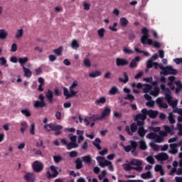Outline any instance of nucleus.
I'll return each instance as SVG.
<instances>
[{
    "instance_id": "nucleus-21",
    "label": "nucleus",
    "mask_w": 182,
    "mask_h": 182,
    "mask_svg": "<svg viewBox=\"0 0 182 182\" xmlns=\"http://www.w3.org/2000/svg\"><path fill=\"white\" fill-rule=\"evenodd\" d=\"M77 85H79V82H77V80L73 81V82L72 83V85L70 87V93H72V95H77V91H74V88L76 87L77 86Z\"/></svg>"
},
{
    "instance_id": "nucleus-45",
    "label": "nucleus",
    "mask_w": 182,
    "mask_h": 182,
    "mask_svg": "<svg viewBox=\"0 0 182 182\" xmlns=\"http://www.w3.org/2000/svg\"><path fill=\"white\" fill-rule=\"evenodd\" d=\"M53 159L55 163H56L57 164H59L60 161H63V157H62L60 156H53Z\"/></svg>"
},
{
    "instance_id": "nucleus-32",
    "label": "nucleus",
    "mask_w": 182,
    "mask_h": 182,
    "mask_svg": "<svg viewBox=\"0 0 182 182\" xmlns=\"http://www.w3.org/2000/svg\"><path fill=\"white\" fill-rule=\"evenodd\" d=\"M168 120L171 124L176 123V119H174V114H173V112L168 114Z\"/></svg>"
},
{
    "instance_id": "nucleus-37",
    "label": "nucleus",
    "mask_w": 182,
    "mask_h": 182,
    "mask_svg": "<svg viewBox=\"0 0 182 182\" xmlns=\"http://www.w3.org/2000/svg\"><path fill=\"white\" fill-rule=\"evenodd\" d=\"M77 134H81L78 136V139H77V143L80 144L82 143V141H83V140H85V137L82 136V134H83V131L77 130Z\"/></svg>"
},
{
    "instance_id": "nucleus-34",
    "label": "nucleus",
    "mask_w": 182,
    "mask_h": 182,
    "mask_svg": "<svg viewBox=\"0 0 182 182\" xmlns=\"http://www.w3.org/2000/svg\"><path fill=\"white\" fill-rule=\"evenodd\" d=\"M131 166H143V162L138 159L132 160L129 162Z\"/></svg>"
},
{
    "instance_id": "nucleus-54",
    "label": "nucleus",
    "mask_w": 182,
    "mask_h": 182,
    "mask_svg": "<svg viewBox=\"0 0 182 182\" xmlns=\"http://www.w3.org/2000/svg\"><path fill=\"white\" fill-rule=\"evenodd\" d=\"M117 92H119V89H117V87H112L109 90V95H116Z\"/></svg>"
},
{
    "instance_id": "nucleus-33",
    "label": "nucleus",
    "mask_w": 182,
    "mask_h": 182,
    "mask_svg": "<svg viewBox=\"0 0 182 182\" xmlns=\"http://www.w3.org/2000/svg\"><path fill=\"white\" fill-rule=\"evenodd\" d=\"M105 103H106V97H102L95 101V105H105Z\"/></svg>"
},
{
    "instance_id": "nucleus-8",
    "label": "nucleus",
    "mask_w": 182,
    "mask_h": 182,
    "mask_svg": "<svg viewBox=\"0 0 182 182\" xmlns=\"http://www.w3.org/2000/svg\"><path fill=\"white\" fill-rule=\"evenodd\" d=\"M50 171L52 173V174L50 173V171H47V174L48 176V178H55V177H58V176L59 175V172L58 171V168H56V166L52 165L50 167Z\"/></svg>"
},
{
    "instance_id": "nucleus-13",
    "label": "nucleus",
    "mask_w": 182,
    "mask_h": 182,
    "mask_svg": "<svg viewBox=\"0 0 182 182\" xmlns=\"http://www.w3.org/2000/svg\"><path fill=\"white\" fill-rule=\"evenodd\" d=\"M116 65L118 67L127 66V65H129V61L126 58H116Z\"/></svg>"
},
{
    "instance_id": "nucleus-36",
    "label": "nucleus",
    "mask_w": 182,
    "mask_h": 182,
    "mask_svg": "<svg viewBox=\"0 0 182 182\" xmlns=\"http://www.w3.org/2000/svg\"><path fill=\"white\" fill-rule=\"evenodd\" d=\"M139 149L140 150H147V145L146 144V141L144 140L139 141Z\"/></svg>"
},
{
    "instance_id": "nucleus-10",
    "label": "nucleus",
    "mask_w": 182,
    "mask_h": 182,
    "mask_svg": "<svg viewBox=\"0 0 182 182\" xmlns=\"http://www.w3.org/2000/svg\"><path fill=\"white\" fill-rule=\"evenodd\" d=\"M141 114H137L135 117L134 120L138 121V120H142L144 121L146 119H147V114L146 112V108H143L141 111Z\"/></svg>"
},
{
    "instance_id": "nucleus-4",
    "label": "nucleus",
    "mask_w": 182,
    "mask_h": 182,
    "mask_svg": "<svg viewBox=\"0 0 182 182\" xmlns=\"http://www.w3.org/2000/svg\"><path fill=\"white\" fill-rule=\"evenodd\" d=\"M137 146V141H130V145L124 146V150L126 153H130L131 151L132 154L136 157L137 156V151H136Z\"/></svg>"
},
{
    "instance_id": "nucleus-61",
    "label": "nucleus",
    "mask_w": 182,
    "mask_h": 182,
    "mask_svg": "<svg viewBox=\"0 0 182 182\" xmlns=\"http://www.w3.org/2000/svg\"><path fill=\"white\" fill-rule=\"evenodd\" d=\"M18 50V45L13 43L11 45V52H16Z\"/></svg>"
},
{
    "instance_id": "nucleus-42",
    "label": "nucleus",
    "mask_w": 182,
    "mask_h": 182,
    "mask_svg": "<svg viewBox=\"0 0 182 182\" xmlns=\"http://www.w3.org/2000/svg\"><path fill=\"white\" fill-rule=\"evenodd\" d=\"M28 57L18 58V62H19L20 65L23 67L25 66V65H23V64L26 63V62H28Z\"/></svg>"
},
{
    "instance_id": "nucleus-64",
    "label": "nucleus",
    "mask_w": 182,
    "mask_h": 182,
    "mask_svg": "<svg viewBox=\"0 0 182 182\" xmlns=\"http://www.w3.org/2000/svg\"><path fill=\"white\" fill-rule=\"evenodd\" d=\"M118 182H143V180H128V181H123V180H119Z\"/></svg>"
},
{
    "instance_id": "nucleus-52",
    "label": "nucleus",
    "mask_w": 182,
    "mask_h": 182,
    "mask_svg": "<svg viewBox=\"0 0 182 182\" xmlns=\"http://www.w3.org/2000/svg\"><path fill=\"white\" fill-rule=\"evenodd\" d=\"M134 95H132V94H128L127 95L126 97H124V100H129L130 102H133V100H134Z\"/></svg>"
},
{
    "instance_id": "nucleus-17",
    "label": "nucleus",
    "mask_w": 182,
    "mask_h": 182,
    "mask_svg": "<svg viewBox=\"0 0 182 182\" xmlns=\"http://www.w3.org/2000/svg\"><path fill=\"white\" fill-rule=\"evenodd\" d=\"M168 80L169 81L168 82V86H169L171 90H175L176 86H174V82H176V77L170 76L168 77Z\"/></svg>"
},
{
    "instance_id": "nucleus-44",
    "label": "nucleus",
    "mask_w": 182,
    "mask_h": 182,
    "mask_svg": "<svg viewBox=\"0 0 182 182\" xmlns=\"http://www.w3.org/2000/svg\"><path fill=\"white\" fill-rule=\"evenodd\" d=\"M156 136L157 134L156 133L150 132L146 135V138L149 139L150 140H155Z\"/></svg>"
},
{
    "instance_id": "nucleus-16",
    "label": "nucleus",
    "mask_w": 182,
    "mask_h": 182,
    "mask_svg": "<svg viewBox=\"0 0 182 182\" xmlns=\"http://www.w3.org/2000/svg\"><path fill=\"white\" fill-rule=\"evenodd\" d=\"M156 105L160 107L161 109H168V105L166 102H163V99L159 97L156 100Z\"/></svg>"
},
{
    "instance_id": "nucleus-12",
    "label": "nucleus",
    "mask_w": 182,
    "mask_h": 182,
    "mask_svg": "<svg viewBox=\"0 0 182 182\" xmlns=\"http://www.w3.org/2000/svg\"><path fill=\"white\" fill-rule=\"evenodd\" d=\"M24 180L27 182H36V175L33 173H26L24 176Z\"/></svg>"
},
{
    "instance_id": "nucleus-14",
    "label": "nucleus",
    "mask_w": 182,
    "mask_h": 182,
    "mask_svg": "<svg viewBox=\"0 0 182 182\" xmlns=\"http://www.w3.org/2000/svg\"><path fill=\"white\" fill-rule=\"evenodd\" d=\"M146 116H149L150 119H156V117L159 116V111H155L153 109L147 110V109H146Z\"/></svg>"
},
{
    "instance_id": "nucleus-49",
    "label": "nucleus",
    "mask_w": 182,
    "mask_h": 182,
    "mask_svg": "<svg viewBox=\"0 0 182 182\" xmlns=\"http://www.w3.org/2000/svg\"><path fill=\"white\" fill-rule=\"evenodd\" d=\"M83 65L85 68H90L92 66V63H90V60L89 58H85L83 60Z\"/></svg>"
},
{
    "instance_id": "nucleus-40",
    "label": "nucleus",
    "mask_w": 182,
    "mask_h": 182,
    "mask_svg": "<svg viewBox=\"0 0 182 182\" xmlns=\"http://www.w3.org/2000/svg\"><path fill=\"white\" fill-rule=\"evenodd\" d=\"M21 113L26 116V117H31V111H29L28 109H21Z\"/></svg>"
},
{
    "instance_id": "nucleus-19",
    "label": "nucleus",
    "mask_w": 182,
    "mask_h": 182,
    "mask_svg": "<svg viewBox=\"0 0 182 182\" xmlns=\"http://www.w3.org/2000/svg\"><path fill=\"white\" fill-rule=\"evenodd\" d=\"M83 161H82V159H80V158H77L76 160L75 161V168L77 170H80V168H83Z\"/></svg>"
},
{
    "instance_id": "nucleus-62",
    "label": "nucleus",
    "mask_w": 182,
    "mask_h": 182,
    "mask_svg": "<svg viewBox=\"0 0 182 182\" xmlns=\"http://www.w3.org/2000/svg\"><path fill=\"white\" fill-rule=\"evenodd\" d=\"M69 156L71 158L77 157L78 153L77 151H73L70 152Z\"/></svg>"
},
{
    "instance_id": "nucleus-48",
    "label": "nucleus",
    "mask_w": 182,
    "mask_h": 182,
    "mask_svg": "<svg viewBox=\"0 0 182 182\" xmlns=\"http://www.w3.org/2000/svg\"><path fill=\"white\" fill-rule=\"evenodd\" d=\"M154 140L156 143H163V141H164V138L156 134Z\"/></svg>"
},
{
    "instance_id": "nucleus-60",
    "label": "nucleus",
    "mask_w": 182,
    "mask_h": 182,
    "mask_svg": "<svg viewBox=\"0 0 182 182\" xmlns=\"http://www.w3.org/2000/svg\"><path fill=\"white\" fill-rule=\"evenodd\" d=\"M128 39H129V41H131L132 42H133V41H134V39H136V34H134V33H131L129 35Z\"/></svg>"
},
{
    "instance_id": "nucleus-27",
    "label": "nucleus",
    "mask_w": 182,
    "mask_h": 182,
    "mask_svg": "<svg viewBox=\"0 0 182 182\" xmlns=\"http://www.w3.org/2000/svg\"><path fill=\"white\" fill-rule=\"evenodd\" d=\"M137 133L140 137H144L146 133H147V130L144 129V127H140L138 129Z\"/></svg>"
},
{
    "instance_id": "nucleus-1",
    "label": "nucleus",
    "mask_w": 182,
    "mask_h": 182,
    "mask_svg": "<svg viewBox=\"0 0 182 182\" xmlns=\"http://www.w3.org/2000/svg\"><path fill=\"white\" fill-rule=\"evenodd\" d=\"M141 33L143 36L141 37V43L142 45H149V46H151L153 45L154 48H156L157 49L160 48V43L155 41L153 43V40L150 39V35H149V29L146 27H144L141 30Z\"/></svg>"
},
{
    "instance_id": "nucleus-59",
    "label": "nucleus",
    "mask_w": 182,
    "mask_h": 182,
    "mask_svg": "<svg viewBox=\"0 0 182 182\" xmlns=\"http://www.w3.org/2000/svg\"><path fill=\"white\" fill-rule=\"evenodd\" d=\"M146 161L149 163V164H154V158H153L151 156H149L146 158Z\"/></svg>"
},
{
    "instance_id": "nucleus-43",
    "label": "nucleus",
    "mask_w": 182,
    "mask_h": 182,
    "mask_svg": "<svg viewBox=\"0 0 182 182\" xmlns=\"http://www.w3.org/2000/svg\"><path fill=\"white\" fill-rule=\"evenodd\" d=\"M124 167V170H125V171H130L132 170H133V166H132V164H124L123 165Z\"/></svg>"
},
{
    "instance_id": "nucleus-3",
    "label": "nucleus",
    "mask_w": 182,
    "mask_h": 182,
    "mask_svg": "<svg viewBox=\"0 0 182 182\" xmlns=\"http://www.w3.org/2000/svg\"><path fill=\"white\" fill-rule=\"evenodd\" d=\"M62 129H63V127L60 124H55L53 123L46 124L44 125V130L47 132H55L54 133L55 136H60L62 134Z\"/></svg>"
},
{
    "instance_id": "nucleus-7",
    "label": "nucleus",
    "mask_w": 182,
    "mask_h": 182,
    "mask_svg": "<svg viewBox=\"0 0 182 182\" xmlns=\"http://www.w3.org/2000/svg\"><path fill=\"white\" fill-rule=\"evenodd\" d=\"M161 75H164V76H167V75H177V70L173 68L171 66H166V70L161 72Z\"/></svg>"
},
{
    "instance_id": "nucleus-39",
    "label": "nucleus",
    "mask_w": 182,
    "mask_h": 182,
    "mask_svg": "<svg viewBox=\"0 0 182 182\" xmlns=\"http://www.w3.org/2000/svg\"><path fill=\"white\" fill-rule=\"evenodd\" d=\"M63 50V47L60 46L58 48L55 49L53 50V53H55V55H58V56H60V55H62Z\"/></svg>"
},
{
    "instance_id": "nucleus-50",
    "label": "nucleus",
    "mask_w": 182,
    "mask_h": 182,
    "mask_svg": "<svg viewBox=\"0 0 182 182\" xmlns=\"http://www.w3.org/2000/svg\"><path fill=\"white\" fill-rule=\"evenodd\" d=\"M130 129L132 133H136L137 132V124L136 123L131 124Z\"/></svg>"
},
{
    "instance_id": "nucleus-55",
    "label": "nucleus",
    "mask_w": 182,
    "mask_h": 182,
    "mask_svg": "<svg viewBox=\"0 0 182 182\" xmlns=\"http://www.w3.org/2000/svg\"><path fill=\"white\" fill-rule=\"evenodd\" d=\"M0 60L1 62V66H5L6 68H8V64H6L8 61L6 60L5 57L0 58Z\"/></svg>"
},
{
    "instance_id": "nucleus-47",
    "label": "nucleus",
    "mask_w": 182,
    "mask_h": 182,
    "mask_svg": "<svg viewBox=\"0 0 182 182\" xmlns=\"http://www.w3.org/2000/svg\"><path fill=\"white\" fill-rule=\"evenodd\" d=\"M23 36V29H18L16 34V39H19V38H22Z\"/></svg>"
},
{
    "instance_id": "nucleus-9",
    "label": "nucleus",
    "mask_w": 182,
    "mask_h": 182,
    "mask_svg": "<svg viewBox=\"0 0 182 182\" xmlns=\"http://www.w3.org/2000/svg\"><path fill=\"white\" fill-rule=\"evenodd\" d=\"M33 170L36 173H41L43 170V164L39 161H36L33 163Z\"/></svg>"
},
{
    "instance_id": "nucleus-38",
    "label": "nucleus",
    "mask_w": 182,
    "mask_h": 182,
    "mask_svg": "<svg viewBox=\"0 0 182 182\" xmlns=\"http://www.w3.org/2000/svg\"><path fill=\"white\" fill-rule=\"evenodd\" d=\"M102 75V73L100 71H94L89 74L90 77H97Z\"/></svg>"
},
{
    "instance_id": "nucleus-58",
    "label": "nucleus",
    "mask_w": 182,
    "mask_h": 182,
    "mask_svg": "<svg viewBox=\"0 0 182 182\" xmlns=\"http://www.w3.org/2000/svg\"><path fill=\"white\" fill-rule=\"evenodd\" d=\"M68 138L70 139V140L71 141V143H76V136L70 134L68 135Z\"/></svg>"
},
{
    "instance_id": "nucleus-11",
    "label": "nucleus",
    "mask_w": 182,
    "mask_h": 182,
    "mask_svg": "<svg viewBox=\"0 0 182 182\" xmlns=\"http://www.w3.org/2000/svg\"><path fill=\"white\" fill-rule=\"evenodd\" d=\"M96 160L101 167H106V166H110L112 164L111 161L105 160V158L102 156H97Z\"/></svg>"
},
{
    "instance_id": "nucleus-15",
    "label": "nucleus",
    "mask_w": 182,
    "mask_h": 182,
    "mask_svg": "<svg viewBox=\"0 0 182 182\" xmlns=\"http://www.w3.org/2000/svg\"><path fill=\"white\" fill-rule=\"evenodd\" d=\"M45 96L49 103H53V92H52L50 89H48L47 92H45Z\"/></svg>"
},
{
    "instance_id": "nucleus-63",
    "label": "nucleus",
    "mask_w": 182,
    "mask_h": 182,
    "mask_svg": "<svg viewBox=\"0 0 182 182\" xmlns=\"http://www.w3.org/2000/svg\"><path fill=\"white\" fill-rule=\"evenodd\" d=\"M30 133L33 136L35 134V124H31V129H30Z\"/></svg>"
},
{
    "instance_id": "nucleus-2",
    "label": "nucleus",
    "mask_w": 182,
    "mask_h": 182,
    "mask_svg": "<svg viewBox=\"0 0 182 182\" xmlns=\"http://www.w3.org/2000/svg\"><path fill=\"white\" fill-rule=\"evenodd\" d=\"M161 89L162 92H164L165 99L167 103L169 105V106H171L172 109H174V107H177L178 101L171 100L173 99V96H171V91H170V89L167 88L166 87V85L164 84L161 85Z\"/></svg>"
},
{
    "instance_id": "nucleus-25",
    "label": "nucleus",
    "mask_w": 182,
    "mask_h": 182,
    "mask_svg": "<svg viewBox=\"0 0 182 182\" xmlns=\"http://www.w3.org/2000/svg\"><path fill=\"white\" fill-rule=\"evenodd\" d=\"M100 143H102V140H100L99 138H96L95 139V141H92L93 146L97 149V150H102V146H100Z\"/></svg>"
},
{
    "instance_id": "nucleus-46",
    "label": "nucleus",
    "mask_w": 182,
    "mask_h": 182,
    "mask_svg": "<svg viewBox=\"0 0 182 182\" xmlns=\"http://www.w3.org/2000/svg\"><path fill=\"white\" fill-rule=\"evenodd\" d=\"M105 32H106V30L104 28H100L97 31L98 36H100V38H104Z\"/></svg>"
},
{
    "instance_id": "nucleus-41",
    "label": "nucleus",
    "mask_w": 182,
    "mask_h": 182,
    "mask_svg": "<svg viewBox=\"0 0 182 182\" xmlns=\"http://www.w3.org/2000/svg\"><path fill=\"white\" fill-rule=\"evenodd\" d=\"M164 130L168 134V133H171V132L174 130V127L173 125H171V127L165 125Z\"/></svg>"
},
{
    "instance_id": "nucleus-35",
    "label": "nucleus",
    "mask_w": 182,
    "mask_h": 182,
    "mask_svg": "<svg viewBox=\"0 0 182 182\" xmlns=\"http://www.w3.org/2000/svg\"><path fill=\"white\" fill-rule=\"evenodd\" d=\"M123 76L124 79L119 77V81L122 83H127V82H129V75H127V73H123Z\"/></svg>"
},
{
    "instance_id": "nucleus-22",
    "label": "nucleus",
    "mask_w": 182,
    "mask_h": 182,
    "mask_svg": "<svg viewBox=\"0 0 182 182\" xmlns=\"http://www.w3.org/2000/svg\"><path fill=\"white\" fill-rule=\"evenodd\" d=\"M170 147V151L169 153L171 154H177L178 153V149H177V146L176 145V144H171L169 145Z\"/></svg>"
},
{
    "instance_id": "nucleus-31",
    "label": "nucleus",
    "mask_w": 182,
    "mask_h": 182,
    "mask_svg": "<svg viewBox=\"0 0 182 182\" xmlns=\"http://www.w3.org/2000/svg\"><path fill=\"white\" fill-rule=\"evenodd\" d=\"M82 161H84V163H86V164H90V163H92V156L90 155L82 156Z\"/></svg>"
},
{
    "instance_id": "nucleus-20",
    "label": "nucleus",
    "mask_w": 182,
    "mask_h": 182,
    "mask_svg": "<svg viewBox=\"0 0 182 182\" xmlns=\"http://www.w3.org/2000/svg\"><path fill=\"white\" fill-rule=\"evenodd\" d=\"M33 106L36 109H38L39 107H46V102L43 101H35Z\"/></svg>"
},
{
    "instance_id": "nucleus-56",
    "label": "nucleus",
    "mask_w": 182,
    "mask_h": 182,
    "mask_svg": "<svg viewBox=\"0 0 182 182\" xmlns=\"http://www.w3.org/2000/svg\"><path fill=\"white\" fill-rule=\"evenodd\" d=\"M151 90V85L146 84L144 88V93H149Z\"/></svg>"
},
{
    "instance_id": "nucleus-51",
    "label": "nucleus",
    "mask_w": 182,
    "mask_h": 182,
    "mask_svg": "<svg viewBox=\"0 0 182 182\" xmlns=\"http://www.w3.org/2000/svg\"><path fill=\"white\" fill-rule=\"evenodd\" d=\"M79 46L80 45L79 43H77V41L73 40L72 41L71 48H73V49H77V48H79Z\"/></svg>"
},
{
    "instance_id": "nucleus-5",
    "label": "nucleus",
    "mask_w": 182,
    "mask_h": 182,
    "mask_svg": "<svg viewBox=\"0 0 182 182\" xmlns=\"http://www.w3.org/2000/svg\"><path fill=\"white\" fill-rule=\"evenodd\" d=\"M60 141L63 146H67V150H72V149H77V147H79V144H77V143L68 142V141H66V139H62Z\"/></svg>"
},
{
    "instance_id": "nucleus-23",
    "label": "nucleus",
    "mask_w": 182,
    "mask_h": 182,
    "mask_svg": "<svg viewBox=\"0 0 182 182\" xmlns=\"http://www.w3.org/2000/svg\"><path fill=\"white\" fill-rule=\"evenodd\" d=\"M63 95L65 96L66 99H70V97H73L76 96V95H73L72 92H69V90L66 87H63Z\"/></svg>"
},
{
    "instance_id": "nucleus-24",
    "label": "nucleus",
    "mask_w": 182,
    "mask_h": 182,
    "mask_svg": "<svg viewBox=\"0 0 182 182\" xmlns=\"http://www.w3.org/2000/svg\"><path fill=\"white\" fill-rule=\"evenodd\" d=\"M119 24L121 26H122V28H126V26L129 25V20H127V18L125 17H122L119 18Z\"/></svg>"
},
{
    "instance_id": "nucleus-26",
    "label": "nucleus",
    "mask_w": 182,
    "mask_h": 182,
    "mask_svg": "<svg viewBox=\"0 0 182 182\" xmlns=\"http://www.w3.org/2000/svg\"><path fill=\"white\" fill-rule=\"evenodd\" d=\"M141 178L144 180H147V178H153V174H151L150 171H148L146 173H141Z\"/></svg>"
},
{
    "instance_id": "nucleus-29",
    "label": "nucleus",
    "mask_w": 182,
    "mask_h": 182,
    "mask_svg": "<svg viewBox=\"0 0 182 182\" xmlns=\"http://www.w3.org/2000/svg\"><path fill=\"white\" fill-rule=\"evenodd\" d=\"M21 133L24 134L26 129H28V123H26L25 121H23L21 122Z\"/></svg>"
},
{
    "instance_id": "nucleus-28",
    "label": "nucleus",
    "mask_w": 182,
    "mask_h": 182,
    "mask_svg": "<svg viewBox=\"0 0 182 182\" xmlns=\"http://www.w3.org/2000/svg\"><path fill=\"white\" fill-rule=\"evenodd\" d=\"M23 70L24 76L26 77H31L32 76V71H31L29 68H26V67L23 65Z\"/></svg>"
},
{
    "instance_id": "nucleus-18",
    "label": "nucleus",
    "mask_w": 182,
    "mask_h": 182,
    "mask_svg": "<svg viewBox=\"0 0 182 182\" xmlns=\"http://www.w3.org/2000/svg\"><path fill=\"white\" fill-rule=\"evenodd\" d=\"M156 159H158V161H166V160H168V155L166 153L160 154L156 156Z\"/></svg>"
},
{
    "instance_id": "nucleus-30",
    "label": "nucleus",
    "mask_w": 182,
    "mask_h": 182,
    "mask_svg": "<svg viewBox=\"0 0 182 182\" xmlns=\"http://www.w3.org/2000/svg\"><path fill=\"white\" fill-rule=\"evenodd\" d=\"M8 37V32L5 31V29H0V39L1 41H4V39H6Z\"/></svg>"
},
{
    "instance_id": "nucleus-57",
    "label": "nucleus",
    "mask_w": 182,
    "mask_h": 182,
    "mask_svg": "<svg viewBox=\"0 0 182 182\" xmlns=\"http://www.w3.org/2000/svg\"><path fill=\"white\" fill-rule=\"evenodd\" d=\"M176 127L178 130V136H182V124L178 123Z\"/></svg>"
},
{
    "instance_id": "nucleus-6",
    "label": "nucleus",
    "mask_w": 182,
    "mask_h": 182,
    "mask_svg": "<svg viewBox=\"0 0 182 182\" xmlns=\"http://www.w3.org/2000/svg\"><path fill=\"white\" fill-rule=\"evenodd\" d=\"M110 113H112V109L109 107H106L100 117H97V115H93V117L95 120H102L105 117H107Z\"/></svg>"
},
{
    "instance_id": "nucleus-53",
    "label": "nucleus",
    "mask_w": 182,
    "mask_h": 182,
    "mask_svg": "<svg viewBox=\"0 0 182 182\" xmlns=\"http://www.w3.org/2000/svg\"><path fill=\"white\" fill-rule=\"evenodd\" d=\"M154 66V63L152 61V60H149L146 63V68L147 69H151Z\"/></svg>"
}]
</instances>
